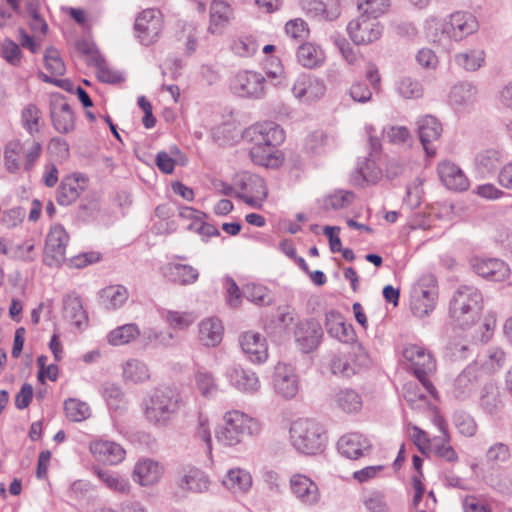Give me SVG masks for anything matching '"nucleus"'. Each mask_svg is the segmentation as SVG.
<instances>
[{
	"label": "nucleus",
	"instance_id": "obj_1",
	"mask_svg": "<svg viewBox=\"0 0 512 512\" xmlns=\"http://www.w3.org/2000/svg\"><path fill=\"white\" fill-rule=\"evenodd\" d=\"M260 421L240 410H231L224 414L223 425L215 431V438L225 447H235L247 437L260 435Z\"/></svg>",
	"mask_w": 512,
	"mask_h": 512
},
{
	"label": "nucleus",
	"instance_id": "obj_2",
	"mask_svg": "<svg viewBox=\"0 0 512 512\" xmlns=\"http://www.w3.org/2000/svg\"><path fill=\"white\" fill-rule=\"evenodd\" d=\"M181 407V396L173 388L155 389L143 403V414L148 423L158 428L167 427Z\"/></svg>",
	"mask_w": 512,
	"mask_h": 512
},
{
	"label": "nucleus",
	"instance_id": "obj_3",
	"mask_svg": "<svg viewBox=\"0 0 512 512\" xmlns=\"http://www.w3.org/2000/svg\"><path fill=\"white\" fill-rule=\"evenodd\" d=\"M293 448L305 455H316L324 451L327 436L323 426L307 418L295 420L289 430Z\"/></svg>",
	"mask_w": 512,
	"mask_h": 512
},
{
	"label": "nucleus",
	"instance_id": "obj_4",
	"mask_svg": "<svg viewBox=\"0 0 512 512\" xmlns=\"http://www.w3.org/2000/svg\"><path fill=\"white\" fill-rule=\"evenodd\" d=\"M482 305L483 296L478 288L472 285H461L453 294L449 313L459 325L466 326L478 319Z\"/></svg>",
	"mask_w": 512,
	"mask_h": 512
},
{
	"label": "nucleus",
	"instance_id": "obj_5",
	"mask_svg": "<svg viewBox=\"0 0 512 512\" xmlns=\"http://www.w3.org/2000/svg\"><path fill=\"white\" fill-rule=\"evenodd\" d=\"M41 154L42 145L38 141H10L4 150V164L10 173H30Z\"/></svg>",
	"mask_w": 512,
	"mask_h": 512
},
{
	"label": "nucleus",
	"instance_id": "obj_6",
	"mask_svg": "<svg viewBox=\"0 0 512 512\" xmlns=\"http://www.w3.org/2000/svg\"><path fill=\"white\" fill-rule=\"evenodd\" d=\"M402 359L406 368L416 376L419 382L423 383L425 389L434 394L435 387L427 378L436 369L432 354L422 346L410 344L403 349Z\"/></svg>",
	"mask_w": 512,
	"mask_h": 512
},
{
	"label": "nucleus",
	"instance_id": "obj_7",
	"mask_svg": "<svg viewBox=\"0 0 512 512\" xmlns=\"http://www.w3.org/2000/svg\"><path fill=\"white\" fill-rule=\"evenodd\" d=\"M367 364L368 357L360 344L352 345L349 352L341 351L332 354L327 363L332 374L345 378L355 375Z\"/></svg>",
	"mask_w": 512,
	"mask_h": 512
},
{
	"label": "nucleus",
	"instance_id": "obj_8",
	"mask_svg": "<svg viewBox=\"0 0 512 512\" xmlns=\"http://www.w3.org/2000/svg\"><path fill=\"white\" fill-rule=\"evenodd\" d=\"M289 489L292 496L303 507L313 508L321 502V492L318 484L305 474H292L289 478Z\"/></svg>",
	"mask_w": 512,
	"mask_h": 512
},
{
	"label": "nucleus",
	"instance_id": "obj_9",
	"mask_svg": "<svg viewBox=\"0 0 512 512\" xmlns=\"http://www.w3.org/2000/svg\"><path fill=\"white\" fill-rule=\"evenodd\" d=\"M69 236L63 226L53 225L47 236L44 247L43 261L50 267L60 266L66 259V247Z\"/></svg>",
	"mask_w": 512,
	"mask_h": 512
},
{
	"label": "nucleus",
	"instance_id": "obj_10",
	"mask_svg": "<svg viewBox=\"0 0 512 512\" xmlns=\"http://www.w3.org/2000/svg\"><path fill=\"white\" fill-rule=\"evenodd\" d=\"M266 79L260 72L245 70L234 77L231 88L243 98L262 99L266 94Z\"/></svg>",
	"mask_w": 512,
	"mask_h": 512
},
{
	"label": "nucleus",
	"instance_id": "obj_11",
	"mask_svg": "<svg viewBox=\"0 0 512 512\" xmlns=\"http://www.w3.org/2000/svg\"><path fill=\"white\" fill-rule=\"evenodd\" d=\"M241 192L238 195L249 206L259 209L268 195L265 180L259 175L249 172L242 173L237 181Z\"/></svg>",
	"mask_w": 512,
	"mask_h": 512
},
{
	"label": "nucleus",
	"instance_id": "obj_12",
	"mask_svg": "<svg viewBox=\"0 0 512 512\" xmlns=\"http://www.w3.org/2000/svg\"><path fill=\"white\" fill-rule=\"evenodd\" d=\"M347 31L356 45H367L381 37L383 28L376 17L362 13L357 19L348 23Z\"/></svg>",
	"mask_w": 512,
	"mask_h": 512
},
{
	"label": "nucleus",
	"instance_id": "obj_13",
	"mask_svg": "<svg viewBox=\"0 0 512 512\" xmlns=\"http://www.w3.org/2000/svg\"><path fill=\"white\" fill-rule=\"evenodd\" d=\"M293 96L302 103L312 104L326 93L324 80L310 74H301L291 88Z\"/></svg>",
	"mask_w": 512,
	"mask_h": 512
},
{
	"label": "nucleus",
	"instance_id": "obj_14",
	"mask_svg": "<svg viewBox=\"0 0 512 512\" xmlns=\"http://www.w3.org/2000/svg\"><path fill=\"white\" fill-rule=\"evenodd\" d=\"M135 31L143 45L154 43L162 30V15L156 9L142 11L135 20Z\"/></svg>",
	"mask_w": 512,
	"mask_h": 512
},
{
	"label": "nucleus",
	"instance_id": "obj_15",
	"mask_svg": "<svg viewBox=\"0 0 512 512\" xmlns=\"http://www.w3.org/2000/svg\"><path fill=\"white\" fill-rule=\"evenodd\" d=\"M244 138L258 144L279 146L285 140V133L277 123L265 121L248 127L244 132Z\"/></svg>",
	"mask_w": 512,
	"mask_h": 512
},
{
	"label": "nucleus",
	"instance_id": "obj_16",
	"mask_svg": "<svg viewBox=\"0 0 512 512\" xmlns=\"http://www.w3.org/2000/svg\"><path fill=\"white\" fill-rule=\"evenodd\" d=\"M448 39L461 41L479 29L477 18L470 12L456 11L446 17Z\"/></svg>",
	"mask_w": 512,
	"mask_h": 512
},
{
	"label": "nucleus",
	"instance_id": "obj_17",
	"mask_svg": "<svg viewBox=\"0 0 512 512\" xmlns=\"http://www.w3.org/2000/svg\"><path fill=\"white\" fill-rule=\"evenodd\" d=\"M273 386L275 392L283 398H294L299 391V379L295 369L289 364L278 363L273 375Z\"/></svg>",
	"mask_w": 512,
	"mask_h": 512
},
{
	"label": "nucleus",
	"instance_id": "obj_18",
	"mask_svg": "<svg viewBox=\"0 0 512 512\" xmlns=\"http://www.w3.org/2000/svg\"><path fill=\"white\" fill-rule=\"evenodd\" d=\"M442 124L432 115H425L417 121V132L423 149L428 157L437 153L435 142L441 137Z\"/></svg>",
	"mask_w": 512,
	"mask_h": 512
},
{
	"label": "nucleus",
	"instance_id": "obj_19",
	"mask_svg": "<svg viewBox=\"0 0 512 512\" xmlns=\"http://www.w3.org/2000/svg\"><path fill=\"white\" fill-rule=\"evenodd\" d=\"M470 265L477 275L490 281H504L510 273L508 265L497 258L473 257Z\"/></svg>",
	"mask_w": 512,
	"mask_h": 512
},
{
	"label": "nucleus",
	"instance_id": "obj_20",
	"mask_svg": "<svg viewBox=\"0 0 512 512\" xmlns=\"http://www.w3.org/2000/svg\"><path fill=\"white\" fill-rule=\"evenodd\" d=\"M437 174L441 183L449 190L466 191L470 182L464 171L454 162L444 160L437 165Z\"/></svg>",
	"mask_w": 512,
	"mask_h": 512
},
{
	"label": "nucleus",
	"instance_id": "obj_21",
	"mask_svg": "<svg viewBox=\"0 0 512 512\" xmlns=\"http://www.w3.org/2000/svg\"><path fill=\"white\" fill-rule=\"evenodd\" d=\"M225 375L230 385L242 393L254 394L260 389V380L250 369L232 366L226 370Z\"/></svg>",
	"mask_w": 512,
	"mask_h": 512
},
{
	"label": "nucleus",
	"instance_id": "obj_22",
	"mask_svg": "<svg viewBox=\"0 0 512 512\" xmlns=\"http://www.w3.org/2000/svg\"><path fill=\"white\" fill-rule=\"evenodd\" d=\"M89 449L97 461L108 465L121 463L126 455V451L120 444L103 439L91 442Z\"/></svg>",
	"mask_w": 512,
	"mask_h": 512
},
{
	"label": "nucleus",
	"instance_id": "obj_23",
	"mask_svg": "<svg viewBox=\"0 0 512 512\" xmlns=\"http://www.w3.org/2000/svg\"><path fill=\"white\" fill-rule=\"evenodd\" d=\"M321 325L315 320L300 321L294 332L295 340L303 352H310L320 343L322 337Z\"/></svg>",
	"mask_w": 512,
	"mask_h": 512
},
{
	"label": "nucleus",
	"instance_id": "obj_24",
	"mask_svg": "<svg viewBox=\"0 0 512 512\" xmlns=\"http://www.w3.org/2000/svg\"><path fill=\"white\" fill-rule=\"evenodd\" d=\"M251 143L252 146L249 149V155L253 163L272 169H276L283 164L284 155L277 148L278 145Z\"/></svg>",
	"mask_w": 512,
	"mask_h": 512
},
{
	"label": "nucleus",
	"instance_id": "obj_25",
	"mask_svg": "<svg viewBox=\"0 0 512 512\" xmlns=\"http://www.w3.org/2000/svg\"><path fill=\"white\" fill-rule=\"evenodd\" d=\"M242 351L252 363H262L268 358V348L265 338L254 331H247L239 337Z\"/></svg>",
	"mask_w": 512,
	"mask_h": 512
},
{
	"label": "nucleus",
	"instance_id": "obj_26",
	"mask_svg": "<svg viewBox=\"0 0 512 512\" xmlns=\"http://www.w3.org/2000/svg\"><path fill=\"white\" fill-rule=\"evenodd\" d=\"M51 118L53 127L62 134L74 130L75 120L70 105L63 98H56L51 102Z\"/></svg>",
	"mask_w": 512,
	"mask_h": 512
},
{
	"label": "nucleus",
	"instance_id": "obj_27",
	"mask_svg": "<svg viewBox=\"0 0 512 512\" xmlns=\"http://www.w3.org/2000/svg\"><path fill=\"white\" fill-rule=\"evenodd\" d=\"M341 455L349 459H358L369 451L371 445L366 437L360 433H348L342 436L337 443Z\"/></svg>",
	"mask_w": 512,
	"mask_h": 512
},
{
	"label": "nucleus",
	"instance_id": "obj_28",
	"mask_svg": "<svg viewBox=\"0 0 512 512\" xmlns=\"http://www.w3.org/2000/svg\"><path fill=\"white\" fill-rule=\"evenodd\" d=\"M85 188V178L80 174L66 176L57 190L56 200L62 206L75 202Z\"/></svg>",
	"mask_w": 512,
	"mask_h": 512
},
{
	"label": "nucleus",
	"instance_id": "obj_29",
	"mask_svg": "<svg viewBox=\"0 0 512 512\" xmlns=\"http://www.w3.org/2000/svg\"><path fill=\"white\" fill-rule=\"evenodd\" d=\"M253 478L249 471L243 468H231L222 479V485L235 495H245L252 488Z\"/></svg>",
	"mask_w": 512,
	"mask_h": 512
},
{
	"label": "nucleus",
	"instance_id": "obj_30",
	"mask_svg": "<svg viewBox=\"0 0 512 512\" xmlns=\"http://www.w3.org/2000/svg\"><path fill=\"white\" fill-rule=\"evenodd\" d=\"M162 275L170 282L178 285H191L199 278L196 268L187 264L168 263L161 268Z\"/></svg>",
	"mask_w": 512,
	"mask_h": 512
},
{
	"label": "nucleus",
	"instance_id": "obj_31",
	"mask_svg": "<svg viewBox=\"0 0 512 512\" xmlns=\"http://www.w3.org/2000/svg\"><path fill=\"white\" fill-rule=\"evenodd\" d=\"M161 476V466L151 459L139 460L132 472L133 481L141 486H152L160 480Z\"/></svg>",
	"mask_w": 512,
	"mask_h": 512
},
{
	"label": "nucleus",
	"instance_id": "obj_32",
	"mask_svg": "<svg viewBox=\"0 0 512 512\" xmlns=\"http://www.w3.org/2000/svg\"><path fill=\"white\" fill-rule=\"evenodd\" d=\"M503 161V154L495 148H488L478 152L474 159L476 172L483 178L493 176Z\"/></svg>",
	"mask_w": 512,
	"mask_h": 512
},
{
	"label": "nucleus",
	"instance_id": "obj_33",
	"mask_svg": "<svg viewBox=\"0 0 512 512\" xmlns=\"http://www.w3.org/2000/svg\"><path fill=\"white\" fill-rule=\"evenodd\" d=\"M224 327L217 317L202 320L198 326V339L206 347H215L222 341Z\"/></svg>",
	"mask_w": 512,
	"mask_h": 512
},
{
	"label": "nucleus",
	"instance_id": "obj_34",
	"mask_svg": "<svg viewBox=\"0 0 512 512\" xmlns=\"http://www.w3.org/2000/svg\"><path fill=\"white\" fill-rule=\"evenodd\" d=\"M94 473L100 482L111 492L119 495H128L131 492L129 480L116 471L96 467Z\"/></svg>",
	"mask_w": 512,
	"mask_h": 512
},
{
	"label": "nucleus",
	"instance_id": "obj_35",
	"mask_svg": "<svg viewBox=\"0 0 512 512\" xmlns=\"http://www.w3.org/2000/svg\"><path fill=\"white\" fill-rule=\"evenodd\" d=\"M182 490L192 493H205L209 490L211 480L209 476L198 468L185 471L178 482Z\"/></svg>",
	"mask_w": 512,
	"mask_h": 512
},
{
	"label": "nucleus",
	"instance_id": "obj_36",
	"mask_svg": "<svg viewBox=\"0 0 512 512\" xmlns=\"http://www.w3.org/2000/svg\"><path fill=\"white\" fill-rule=\"evenodd\" d=\"M433 423L439 429L442 436L440 438L441 443H437V438L433 440L432 449L438 456L444 458L445 460L449 462L456 461L458 456L453 447L448 444L449 435L444 418L438 413H435L433 417Z\"/></svg>",
	"mask_w": 512,
	"mask_h": 512
},
{
	"label": "nucleus",
	"instance_id": "obj_37",
	"mask_svg": "<svg viewBox=\"0 0 512 512\" xmlns=\"http://www.w3.org/2000/svg\"><path fill=\"white\" fill-rule=\"evenodd\" d=\"M427 394L435 396L436 391L431 394L421 382H408L403 387V397L413 409L424 410L431 407Z\"/></svg>",
	"mask_w": 512,
	"mask_h": 512
},
{
	"label": "nucleus",
	"instance_id": "obj_38",
	"mask_svg": "<svg viewBox=\"0 0 512 512\" xmlns=\"http://www.w3.org/2000/svg\"><path fill=\"white\" fill-rule=\"evenodd\" d=\"M485 51L480 47L467 48L453 56L454 63L468 72L480 69L485 62Z\"/></svg>",
	"mask_w": 512,
	"mask_h": 512
},
{
	"label": "nucleus",
	"instance_id": "obj_39",
	"mask_svg": "<svg viewBox=\"0 0 512 512\" xmlns=\"http://www.w3.org/2000/svg\"><path fill=\"white\" fill-rule=\"evenodd\" d=\"M232 8L224 0H213L210 5V24L208 30L218 34L232 18Z\"/></svg>",
	"mask_w": 512,
	"mask_h": 512
},
{
	"label": "nucleus",
	"instance_id": "obj_40",
	"mask_svg": "<svg viewBox=\"0 0 512 512\" xmlns=\"http://www.w3.org/2000/svg\"><path fill=\"white\" fill-rule=\"evenodd\" d=\"M477 88L469 82L454 85L449 92V103L456 109L472 105L476 101Z\"/></svg>",
	"mask_w": 512,
	"mask_h": 512
},
{
	"label": "nucleus",
	"instance_id": "obj_41",
	"mask_svg": "<svg viewBox=\"0 0 512 512\" xmlns=\"http://www.w3.org/2000/svg\"><path fill=\"white\" fill-rule=\"evenodd\" d=\"M301 7L307 16L319 20L334 21L340 16L338 6L328 8L321 0H302Z\"/></svg>",
	"mask_w": 512,
	"mask_h": 512
},
{
	"label": "nucleus",
	"instance_id": "obj_42",
	"mask_svg": "<svg viewBox=\"0 0 512 512\" xmlns=\"http://www.w3.org/2000/svg\"><path fill=\"white\" fill-rule=\"evenodd\" d=\"M65 318L69 319L76 327L81 328L87 322V314L83 308L82 299L76 294H68L63 299Z\"/></svg>",
	"mask_w": 512,
	"mask_h": 512
},
{
	"label": "nucleus",
	"instance_id": "obj_43",
	"mask_svg": "<svg viewBox=\"0 0 512 512\" xmlns=\"http://www.w3.org/2000/svg\"><path fill=\"white\" fill-rule=\"evenodd\" d=\"M297 59L303 67L314 69L324 63L325 54L319 46L313 43H304L297 50Z\"/></svg>",
	"mask_w": 512,
	"mask_h": 512
},
{
	"label": "nucleus",
	"instance_id": "obj_44",
	"mask_svg": "<svg viewBox=\"0 0 512 512\" xmlns=\"http://www.w3.org/2000/svg\"><path fill=\"white\" fill-rule=\"evenodd\" d=\"M100 304L108 310L121 307L128 299V291L122 285H113L100 291Z\"/></svg>",
	"mask_w": 512,
	"mask_h": 512
},
{
	"label": "nucleus",
	"instance_id": "obj_45",
	"mask_svg": "<svg viewBox=\"0 0 512 512\" xmlns=\"http://www.w3.org/2000/svg\"><path fill=\"white\" fill-rule=\"evenodd\" d=\"M100 393L110 410L118 412L125 409L126 401L124 392L116 383L104 382L100 387Z\"/></svg>",
	"mask_w": 512,
	"mask_h": 512
},
{
	"label": "nucleus",
	"instance_id": "obj_46",
	"mask_svg": "<svg viewBox=\"0 0 512 512\" xmlns=\"http://www.w3.org/2000/svg\"><path fill=\"white\" fill-rule=\"evenodd\" d=\"M161 318L168 326L175 330L188 329L197 319V315L191 311H176L164 309L160 312Z\"/></svg>",
	"mask_w": 512,
	"mask_h": 512
},
{
	"label": "nucleus",
	"instance_id": "obj_47",
	"mask_svg": "<svg viewBox=\"0 0 512 512\" xmlns=\"http://www.w3.org/2000/svg\"><path fill=\"white\" fill-rule=\"evenodd\" d=\"M512 457L510 447L503 442H495L485 452L486 464L496 470L510 461Z\"/></svg>",
	"mask_w": 512,
	"mask_h": 512
},
{
	"label": "nucleus",
	"instance_id": "obj_48",
	"mask_svg": "<svg viewBox=\"0 0 512 512\" xmlns=\"http://www.w3.org/2000/svg\"><path fill=\"white\" fill-rule=\"evenodd\" d=\"M335 402L339 409L346 413H356L362 408V397L355 390L345 388L335 394Z\"/></svg>",
	"mask_w": 512,
	"mask_h": 512
},
{
	"label": "nucleus",
	"instance_id": "obj_49",
	"mask_svg": "<svg viewBox=\"0 0 512 512\" xmlns=\"http://www.w3.org/2000/svg\"><path fill=\"white\" fill-rule=\"evenodd\" d=\"M174 334L169 331L147 329L141 335V342L144 347L169 348L172 347Z\"/></svg>",
	"mask_w": 512,
	"mask_h": 512
},
{
	"label": "nucleus",
	"instance_id": "obj_50",
	"mask_svg": "<svg viewBox=\"0 0 512 512\" xmlns=\"http://www.w3.org/2000/svg\"><path fill=\"white\" fill-rule=\"evenodd\" d=\"M435 304L436 293L434 291L422 289L412 297L411 309L414 315L424 317L434 309Z\"/></svg>",
	"mask_w": 512,
	"mask_h": 512
},
{
	"label": "nucleus",
	"instance_id": "obj_51",
	"mask_svg": "<svg viewBox=\"0 0 512 512\" xmlns=\"http://www.w3.org/2000/svg\"><path fill=\"white\" fill-rule=\"evenodd\" d=\"M140 336L139 327L134 323L124 324L109 332L107 341L113 346L128 344Z\"/></svg>",
	"mask_w": 512,
	"mask_h": 512
},
{
	"label": "nucleus",
	"instance_id": "obj_52",
	"mask_svg": "<svg viewBox=\"0 0 512 512\" xmlns=\"http://www.w3.org/2000/svg\"><path fill=\"white\" fill-rule=\"evenodd\" d=\"M123 377L126 381L142 383L150 378V371L143 361L130 359L123 365Z\"/></svg>",
	"mask_w": 512,
	"mask_h": 512
},
{
	"label": "nucleus",
	"instance_id": "obj_53",
	"mask_svg": "<svg viewBox=\"0 0 512 512\" xmlns=\"http://www.w3.org/2000/svg\"><path fill=\"white\" fill-rule=\"evenodd\" d=\"M480 405L488 414H496L502 408V401L498 388L492 384H486L481 393Z\"/></svg>",
	"mask_w": 512,
	"mask_h": 512
},
{
	"label": "nucleus",
	"instance_id": "obj_54",
	"mask_svg": "<svg viewBox=\"0 0 512 512\" xmlns=\"http://www.w3.org/2000/svg\"><path fill=\"white\" fill-rule=\"evenodd\" d=\"M21 124L31 136L40 132L41 111L35 104L30 103L22 109Z\"/></svg>",
	"mask_w": 512,
	"mask_h": 512
},
{
	"label": "nucleus",
	"instance_id": "obj_55",
	"mask_svg": "<svg viewBox=\"0 0 512 512\" xmlns=\"http://www.w3.org/2000/svg\"><path fill=\"white\" fill-rule=\"evenodd\" d=\"M354 201V193L351 191L337 190L324 197L322 208L328 210H340L349 207Z\"/></svg>",
	"mask_w": 512,
	"mask_h": 512
},
{
	"label": "nucleus",
	"instance_id": "obj_56",
	"mask_svg": "<svg viewBox=\"0 0 512 512\" xmlns=\"http://www.w3.org/2000/svg\"><path fill=\"white\" fill-rule=\"evenodd\" d=\"M326 329L332 337L342 342L347 341L351 333V328L343 322L340 314L335 312L326 315Z\"/></svg>",
	"mask_w": 512,
	"mask_h": 512
},
{
	"label": "nucleus",
	"instance_id": "obj_57",
	"mask_svg": "<svg viewBox=\"0 0 512 512\" xmlns=\"http://www.w3.org/2000/svg\"><path fill=\"white\" fill-rule=\"evenodd\" d=\"M476 382L475 369L467 367L454 381V394L457 398H465L473 390Z\"/></svg>",
	"mask_w": 512,
	"mask_h": 512
},
{
	"label": "nucleus",
	"instance_id": "obj_58",
	"mask_svg": "<svg viewBox=\"0 0 512 512\" xmlns=\"http://www.w3.org/2000/svg\"><path fill=\"white\" fill-rule=\"evenodd\" d=\"M447 26L446 18L430 17L425 22V34L430 41L440 43L443 38H448Z\"/></svg>",
	"mask_w": 512,
	"mask_h": 512
},
{
	"label": "nucleus",
	"instance_id": "obj_59",
	"mask_svg": "<svg viewBox=\"0 0 512 512\" xmlns=\"http://www.w3.org/2000/svg\"><path fill=\"white\" fill-rule=\"evenodd\" d=\"M67 418L74 422H80L90 416V407L87 403L77 399H68L64 403Z\"/></svg>",
	"mask_w": 512,
	"mask_h": 512
},
{
	"label": "nucleus",
	"instance_id": "obj_60",
	"mask_svg": "<svg viewBox=\"0 0 512 512\" xmlns=\"http://www.w3.org/2000/svg\"><path fill=\"white\" fill-rule=\"evenodd\" d=\"M0 56L8 64L17 67L21 64L22 51L16 42L5 38L0 44Z\"/></svg>",
	"mask_w": 512,
	"mask_h": 512
},
{
	"label": "nucleus",
	"instance_id": "obj_61",
	"mask_svg": "<svg viewBox=\"0 0 512 512\" xmlns=\"http://www.w3.org/2000/svg\"><path fill=\"white\" fill-rule=\"evenodd\" d=\"M258 49V44L254 38L250 36H240L233 40L231 50L240 57H250Z\"/></svg>",
	"mask_w": 512,
	"mask_h": 512
},
{
	"label": "nucleus",
	"instance_id": "obj_62",
	"mask_svg": "<svg viewBox=\"0 0 512 512\" xmlns=\"http://www.w3.org/2000/svg\"><path fill=\"white\" fill-rule=\"evenodd\" d=\"M356 172L362 180L368 183H376L382 175L381 169L376 165L375 161L369 158L358 164Z\"/></svg>",
	"mask_w": 512,
	"mask_h": 512
},
{
	"label": "nucleus",
	"instance_id": "obj_63",
	"mask_svg": "<svg viewBox=\"0 0 512 512\" xmlns=\"http://www.w3.org/2000/svg\"><path fill=\"white\" fill-rule=\"evenodd\" d=\"M44 61L45 67L51 73V75H64L66 68L58 50L53 47L47 48L44 55Z\"/></svg>",
	"mask_w": 512,
	"mask_h": 512
},
{
	"label": "nucleus",
	"instance_id": "obj_64",
	"mask_svg": "<svg viewBox=\"0 0 512 512\" xmlns=\"http://www.w3.org/2000/svg\"><path fill=\"white\" fill-rule=\"evenodd\" d=\"M397 92L406 99H414L422 96L423 88L417 80L404 77L397 83Z\"/></svg>",
	"mask_w": 512,
	"mask_h": 512
}]
</instances>
